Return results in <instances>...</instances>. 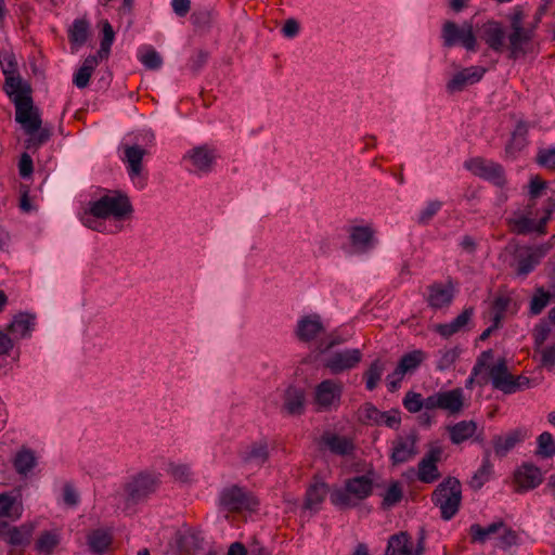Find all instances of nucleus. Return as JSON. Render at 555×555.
<instances>
[{"label": "nucleus", "mask_w": 555, "mask_h": 555, "mask_svg": "<svg viewBox=\"0 0 555 555\" xmlns=\"http://www.w3.org/2000/svg\"><path fill=\"white\" fill-rule=\"evenodd\" d=\"M133 215L129 196L117 190H108L98 199L90 201L80 214L81 223L100 233L116 234Z\"/></svg>", "instance_id": "1"}, {"label": "nucleus", "mask_w": 555, "mask_h": 555, "mask_svg": "<svg viewBox=\"0 0 555 555\" xmlns=\"http://www.w3.org/2000/svg\"><path fill=\"white\" fill-rule=\"evenodd\" d=\"M373 492V479L369 475L356 476L346 480L345 486L335 488L330 500L339 508H350L369 498Z\"/></svg>", "instance_id": "2"}, {"label": "nucleus", "mask_w": 555, "mask_h": 555, "mask_svg": "<svg viewBox=\"0 0 555 555\" xmlns=\"http://www.w3.org/2000/svg\"><path fill=\"white\" fill-rule=\"evenodd\" d=\"M431 502L440 509L443 520H451L460 511L462 486L455 477H448L431 493Z\"/></svg>", "instance_id": "3"}, {"label": "nucleus", "mask_w": 555, "mask_h": 555, "mask_svg": "<svg viewBox=\"0 0 555 555\" xmlns=\"http://www.w3.org/2000/svg\"><path fill=\"white\" fill-rule=\"evenodd\" d=\"M103 38L101 40L100 50L95 55H89L75 73L73 82L79 89H85L90 81L91 75L95 67L99 65L100 60L107 59L111 52V47L114 42L115 33L108 21L102 24Z\"/></svg>", "instance_id": "4"}, {"label": "nucleus", "mask_w": 555, "mask_h": 555, "mask_svg": "<svg viewBox=\"0 0 555 555\" xmlns=\"http://www.w3.org/2000/svg\"><path fill=\"white\" fill-rule=\"evenodd\" d=\"M534 203H529L524 210H518L508 218V225L516 234L530 232L545 233V227L552 215V208L544 207L542 215L537 219L539 211H533Z\"/></svg>", "instance_id": "5"}, {"label": "nucleus", "mask_w": 555, "mask_h": 555, "mask_svg": "<svg viewBox=\"0 0 555 555\" xmlns=\"http://www.w3.org/2000/svg\"><path fill=\"white\" fill-rule=\"evenodd\" d=\"M524 17L525 14L519 8H515L509 16L511 31L505 49L508 50V57L512 60H517L527 53V46L533 36L532 29L524 27Z\"/></svg>", "instance_id": "6"}, {"label": "nucleus", "mask_w": 555, "mask_h": 555, "mask_svg": "<svg viewBox=\"0 0 555 555\" xmlns=\"http://www.w3.org/2000/svg\"><path fill=\"white\" fill-rule=\"evenodd\" d=\"M158 483V476L152 473L144 472L133 476L124 487L126 506L129 507L143 502L155 492Z\"/></svg>", "instance_id": "7"}, {"label": "nucleus", "mask_w": 555, "mask_h": 555, "mask_svg": "<svg viewBox=\"0 0 555 555\" xmlns=\"http://www.w3.org/2000/svg\"><path fill=\"white\" fill-rule=\"evenodd\" d=\"M344 385L338 379H324L314 387L313 404L319 412L337 410L341 402Z\"/></svg>", "instance_id": "8"}, {"label": "nucleus", "mask_w": 555, "mask_h": 555, "mask_svg": "<svg viewBox=\"0 0 555 555\" xmlns=\"http://www.w3.org/2000/svg\"><path fill=\"white\" fill-rule=\"evenodd\" d=\"M441 37L444 47L462 44L467 51L477 50V37L470 23H464L460 27L454 22L447 21L442 26Z\"/></svg>", "instance_id": "9"}, {"label": "nucleus", "mask_w": 555, "mask_h": 555, "mask_svg": "<svg viewBox=\"0 0 555 555\" xmlns=\"http://www.w3.org/2000/svg\"><path fill=\"white\" fill-rule=\"evenodd\" d=\"M15 105V120L26 134L37 132L41 127V117L38 108L34 106L29 94H20L13 99Z\"/></svg>", "instance_id": "10"}, {"label": "nucleus", "mask_w": 555, "mask_h": 555, "mask_svg": "<svg viewBox=\"0 0 555 555\" xmlns=\"http://www.w3.org/2000/svg\"><path fill=\"white\" fill-rule=\"evenodd\" d=\"M464 408V391L462 388L440 390L427 397V410H442L450 415H457Z\"/></svg>", "instance_id": "11"}, {"label": "nucleus", "mask_w": 555, "mask_h": 555, "mask_svg": "<svg viewBox=\"0 0 555 555\" xmlns=\"http://www.w3.org/2000/svg\"><path fill=\"white\" fill-rule=\"evenodd\" d=\"M464 167L474 176L487 180L496 186L506 183L503 167L493 160L483 157H473L464 163Z\"/></svg>", "instance_id": "12"}, {"label": "nucleus", "mask_w": 555, "mask_h": 555, "mask_svg": "<svg viewBox=\"0 0 555 555\" xmlns=\"http://www.w3.org/2000/svg\"><path fill=\"white\" fill-rule=\"evenodd\" d=\"M220 503L230 512L255 511L259 505L256 496L238 486L225 488L221 492Z\"/></svg>", "instance_id": "13"}, {"label": "nucleus", "mask_w": 555, "mask_h": 555, "mask_svg": "<svg viewBox=\"0 0 555 555\" xmlns=\"http://www.w3.org/2000/svg\"><path fill=\"white\" fill-rule=\"evenodd\" d=\"M34 527L29 524H24L20 527H10L8 525L0 527V539L13 547L8 555H21L30 543Z\"/></svg>", "instance_id": "14"}, {"label": "nucleus", "mask_w": 555, "mask_h": 555, "mask_svg": "<svg viewBox=\"0 0 555 555\" xmlns=\"http://www.w3.org/2000/svg\"><path fill=\"white\" fill-rule=\"evenodd\" d=\"M361 360L362 352L358 348L337 350L324 359V367L332 374H340L354 369Z\"/></svg>", "instance_id": "15"}, {"label": "nucleus", "mask_w": 555, "mask_h": 555, "mask_svg": "<svg viewBox=\"0 0 555 555\" xmlns=\"http://www.w3.org/2000/svg\"><path fill=\"white\" fill-rule=\"evenodd\" d=\"M146 150L139 145H127L125 147L124 160L127 163V170L133 185L142 190L146 185V175L143 172L142 159Z\"/></svg>", "instance_id": "16"}, {"label": "nucleus", "mask_w": 555, "mask_h": 555, "mask_svg": "<svg viewBox=\"0 0 555 555\" xmlns=\"http://www.w3.org/2000/svg\"><path fill=\"white\" fill-rule=\"evenodd\" d=\"M372 225H352L348 229L349 242L354 254H366L375 248L377 240Z\"/></svg>", "instance_id": "17"}, {"label": "nucleus", "mask_w": 555, "mask_h": 555, "mask_svg": "<svg viewBox=\"0 0 555 555\" xmlns=\"http://www.w3.org/2000/svg\"><path fill=\"white\" fill-rule=\"evenodd\" d=\"M183 160L190 163L189 170L195 173H208L212 170L216 160V153L214 149L207 145H201L190 150L184 156Z\"/></svg>", "instance_id": "18"}, {"label": "nucleus", "mask_w": 555, "mask_h": 555, "mask_svg": "<svg viewBox=\"0 0 555 555\" xmlns=\"http://www.w3.org/2000/svg\"><path fill=\"white\" fill-rule=\"evenodd\" d=\"M417 435L412 431L405 436H398L392 441L390 460L393 465L406 463L417 454Z\"/></svg>", "instance_id": "19"}, {"label": "nucleus", "mask_w": 555, "mask_h": 555, "mask_svg": "<svg viewBox=\"0 0 555 555\" xmlns=\"http://www.w3.org/2000/svg\"><path fill=\"white\" fill-rule=\"evenodd\" d=\"M487 69L482 66H469L462 68L455 73L447 82V91L449 93H456L463 91L466 87L480 81L486 74Z\"/></svg>", "instance_id": "20"}, {"label": "nucleus", "mask_w": 555, "mask_h": 555, "mask_svg": "<svg viewBox=\"0 0 555 555\" xmlns=\"http://www.w3.org/2000/svg\"><path fill=\"white\" fill-rule=\"evenodd\" d=\"M442 450L431 448L417 465V479L424 483H433L440 478L437 463L441 460Z\"/></svg>", "instance_id": "21"}, {"label": "nucleus", "mask_w": 555, "mask_h": 555, "mask_svg": "<svg viewBox=\"0 0 555 555\" xmlns=\"http://www.w3.org/2000/svg\"><path fill=\"white\" fill-rule=\"evenodd\" d=\"M479 37L494 52L502 53L505 49L506 33L501 23L489 21L479 28Z\"/></svg>", "instance_id": "22"}, {"label": "nucleus", "mask_w": 555, "mask_h": 555, "mask_svg": "<svg viewBox=\"0 0 555 555\" xmlns=\"http://www.w3.org/2000/svg\"><path fill=\"white\" fill-rule=\"evenodd\" d=\"M295 332L300 341L310 343L323 334L325 327L319 314H309L298 320Z\"/></svg>", "instance_id": "23"}, {"label": "nucleus", "mask_w": 555, "mask_h": 555, "mask_svg": "<svg viewBox=\"0 0 555 555\" xmlns=\"http://www.w3.org/2000/svg\"><path fill=\"white\" fill-rule=\"evenodd\" d=\"M454 298L451 283H434L428 286L427 304L433 309L449 307Z\"/></svg>", "instance_id": "24"}, {"label": "nucleus", "mask_w": 555, "mask_h": 555, "mask_svg": "<svg viewBox=\"0 0 555 555\" xmlns=\"http://www.w3.org/2000/svg\"><path fill=\"white\" fill-rule=\"evenodd\" d=\"M240 456L246 466L251 468L260 467L269 457L268 444L266 441H256L247 444L241 450Z\"/></svg>", "instance_id": "25"}, {"label": "nucleus", "mask_w": 555, "mask_h": 555, "mask_svg": "<svg viewBox=\"0 0 555 555\" xmlns=\"http://www.w3.org/2000/svg\"><path fill=\"white\" fill-rule=\"evenodd\" d=\"M548 246L540 245L534 248H530L527 255L519 256L515 269L516 274L526 278L535 269V267L540 263V261L548 253Z\"/></svg>", "instance_id": "26"}, {"label": "nucleus", "mask_w": 555, "mask_h": 555, "mask_svg": "<svg viewBox=\"0 0 555 555\" xmlns=\"http://www.w3.org/2000/svg\"><path fill=\"white\" fill-rule=\"evenodd\" d=\"M542 480L541 469L532 464H522L515 473V482L522 491L537 488Z\"/></svg>", "instance_id": "27"}, {"label": "nucleus", "mask_w": 555, "mask_h": 555, "mask_svg": "<svg viewBox=\"0 0 555 555\" xmlns=\"http://www.w3.org/2000/svg\"><path fill=\"white\" fill-rule=\"evenodd\" d=\"M489 377L491 378L493 388L499 389L504 393H513V375L508 372L507 364L504 359H500L489 369Z\"/></svg>", "instance_id": "28"}, {"label": "nucleus", "mask_w": 555, "mask_h": 555, "mask_svg": "<svg viewBox=\"0 0 555 555\" xmlns=\"http://www.w3.org/2000/svg\"><path fill=\"white\" fill-rule=\"evenodd\" d=\"M423 547H414L413 542L405 532L390 537L386 550L387 555H422Z\"/></svg>", "instance_id": "29"}, {"label": "nucleus", "mask_w": 555, "mask_h": 555, "mask_svg": "<svg viewBox=\"0 0 555 555\" xmlns=\"http://www.w3.org/2000/svg\"><path fill=\"white\" fill-rule=\"evenodd\" d=\"M322 444L332 453L337 455H350L354 451L353 441L346 437L334 433H325L321 438Z\"/></svg>", "instance_id": "30"}, {"label": "nucleus", "mask_w": 555, "mask_h": 555, "mask_svg": "<svg viewBox=\"0 0 555 555\" xmlns=\"http://www.w3.org/2000/svg\"><path fill=\"white\" fill-rule=\"evenodd\" d=\"M90 35V24L85 18H76L68 29V39L73 52L82 47Z\"/></svg>", "instance_id": "31"}, {"label": "nucleus", "mask_w": 555, "mask_h": 555, "mask_svg": "<svg viewBox=\"0 0 555 555\" xmlns=\"http://www.w3.org/2000/svg\"><path fill=\"white\" fill-rule=\"evenodd\" d=\"M504 524L505 522L501 519L495 520L486 527H482L479 524H473L469 527L472 542L483 544L491 537H495L498 539Z\"/></svg>", "instance_id": "32"}, {"label": "nucleus", "mask_w": 555, "mask_h": 555, "mask_svg": "<svg viewBox=\"0 0 555 555\" xmlns=\"http://www.w3.org/2000/svg\"><path fill=\"white\" fill-rule=\"evenodd\" d=\"M35 314L18 313L9 325V330L16 339L29 337L35 327Z\"/></svg>", "instance_id": "33"}, {"label": "nucleus", "mask_w": 555, "mask_h": 555, "mask_svg": "<svg viewBox=\"0 0 555 555\" xmlns=\"http://www.w3.org/2000/svg\"><path fill=\"white\" fill-rule=\"evenodd\" d=\"M283 409L291 415H300L305 410L304 390L296 387H288L284 393Z\"/></svg>", "instance_id": "34"}, {"label": "nucleus", "mask_w": 555, "mask_h": 555, "mask_svg": "<svg viewBox=\"0 0 555 555\" xmlns=\"http://www.w3.org/2000/svg\"><path fill=\"white\" fill-rule=\"evenodd\" d=\"M425 359V353L422 350H413L405 353L400 359L398 366L393 371V376H398V379H402L406 373H411L416 370Z\"/></svg>", "instance_id": "35"}, {"label": "nucleus", "mask_w": 555, "mask_h": 555, "mask_svg": "<svg viewBox=\"0 0 555 555\" xmlns=\"http://www.w3.org/2000/svg\"><path fill=\"white\" fill-rule=\"evenodd\" d=\"M452 443L460 444L474 436L477 424L474 421H461L448 428Z\"/></svg>", "instance_id": "36"}, {"label": "nucleus", "mask_w": 555, "mask_h": 555, "mask_svg": "<svg viewBox=\"0 0 555 555\" xmlns=\"http://www.w3.org/2000/svg\"><path fill=\"white\" fill-rule=\"evenodd\" d=\"M554 299L555 293L546 291L543 286L535 287L529 302L530 314L539 315Z\"/></svg>", "instance_id": "37"}, {"label": "nucleus", "mask_w": 555, "mask_h": 555, "mask_svg": "<svg viewBox=\"0 0 555 555\" xmlns=\"http://www.w3.org/2000/svg\"><path fill=\"white\" fill-rule=\"evenodd\" d=\"M60 542L61 535L57 531H43L35 543V550L39 555H50Z\"/></svg>", "instance_id": "38"}, {"label": "nucleus", "mask_w": 555, "mask_h": 555, "mask_svg": "<svg viewBox=\"0 0 555 555\" xmlns=\"http://www.w3.org/2000/svg\"><path fill=\"white\" fill-rule=\"evenodd\" d=\"M112 543V535L107 530L95 529L88 534V544L92 552L102 554Z\"/></svg>", "instance_id": "39"}, {"label": "nucleus", "mask_w": 555, "mask_h": 555, "mask_svg": "<svg viewBox=\"0 0 555 555\" xmlns=\"http://www.w3.org/2000/svg\"><path fill=\"white\" fill-rule=\"evenodd\" d=\"M520 440L521 435L517 431L494 437L492 442L495 454L500 457L505 456Z\"/></svg>", "instance_id": "40"}, {"label": "nucleus", "mask_w": 555, "mask_h": 555, "mask_svg": "<svg viewBox=\"0 0 555 555\" xmlns=\"http://www.w3.org/2000/svg\"><path fill=\"white\" fill-rule=\"evenodd\" d=\"M328 492L324 482H317L309 487L306 493L305 506L309 509H318Z\"/></svg>", "instance_id": "41"}, {"label": "nucleus", "mask_w": 555, "mask_h": 555, "mask_svg": "<svg viewBox=\"0 0 555 555\" xmlns=\"http://www.w3.org/2000/svg\"><path fill=\"white\" fill-rule=\"evenodd\" d=\"M22 516V505L9 493L0 494V517L17 519Z\"/></svg>", "instance_id": "42"}, {"label": "nucleus", "mask_w": 555, "mask_h": 555, "mask_svg": "<svg viewBox=\"0 0 555 555\" xmlns=\"http://www.w3.org/2000/svg\"><path fill=\"white\" fill-rule=\"evenodd\" d=\"M492 473L493 465L489 460V455L487 454L482 460L481 466L469 480L470 488L474 490H479L487 481H489Z\"/></svg>", "instance_id": "43"}, {"label": "nucleus", "mask_w": 555, "mask_h": 555, "mask_svg": "<svg viewBox=\"0 0 555 555\" xmlns=\"http://www.w3.org/2000/svg\"><path fill=\"white\" fill-rule=\"evenodd\" d=\"M202 541L201 532L194 529H186L181 532L178 538L179 546L185 552L199 548Z\"/></svg>", "instance_id": "44"}, {"label": "nucleus", "mask_w": 555, "mask_h": 555, "mask_svg": "<svg viewBox=\"0 0 555 555\" xmlns=\"http://www.w3.org/2000/svg\"><path fill=\"white\" fill-rule=\"evenodd\" d=\"M35 465L36 457L33 451L24 449L17 452L14 459V467L18 474L26 475Z\"/></svg>", "instance_id": "45"}, {"label": "nucleus", "mask_w": 555, "mask_h": 555, "mask_svg": "<svg viewBox=\"0 0 555 555\" xmlns=\"http://www.w3.org/2000/svg\"><path fill=\"white\" fill-rule=\"evenodd\" d=\"M384 370L385 365L380 359H376L371 363L370 367L364 373L365 386L367 390L372 391L377 387L384 373Z\"/></svg>", "instance_id": "46"}, {"label": "nucleus", "mask_w": 555, "mask_h": 555, "mask_svg": "<svg viewBox=\"0 0 555 555\" xmlns=\"http://www.w3.org/2000/svg\"><path fill=\"white\" fill-rule=\"evenodd\" d=\"M403 498L402 486L399 481H391L383 495L382 507L389 509L397 505Z\"/></svg>", "instance_id": "47"}, {"label": "nucleus", "mask_w": 555, "mask_h": 555, "mask_svg": "<svg viewBox=\"0 0 555 555\" xmlns=\"http://www.w3.org/2000/svg\"><path fill=\"white\" fill-rule=\"evenodd\" d=\"M519 542V534L509 526L504 524L501 533L498 537L496 546L503 551H509L512 547L518 546Z\"/></svg>", "instance_id": "48"}, {"label": "nucleus", "mask_w": 555, "mask_h": 555, "mask_svg": "<svg viewBox=\"0 0 555 555\" xmlns=\"http://www.w3.org/2000/svg\"><path fill=\"white\" fill-rule=\"evenodd\" d=\"M442 205L443 203L438 199L427 202L426 205L420 210L416 222L421 225H427L440 211Z\"/></svg>", "instance_id": "49"}, {"label": "nucleus", "mask_w": 555, "mask_h": 555, "mask_svg": "<svg viewBox=\"0 0 555 555\" xmlns=\"http://www.w3.org/2000/svg\"><path fill=\"white\" fill-rule=\"evenodd\" d=\"M382 411H379L375 405L372 403H364L359 409V420L362 423L370 424V425H380V420L383 418Z\"/></svg>", "instance_id": "50"}, {"label": "nucleus", "mask_w": 555, "mask_h": 555, "mask_svg": "<svg viewBox=\"0 0 555 555\" xmlns=\"http://www.w3.org/2000/svg\"><path fill=\"white\" fill-rule=\"evenodd\" d=\"M402 403L410 413H417L422 409L427 410V398H423L418 392L408 391Z\"/></svg>", "instance_id": "51"}, {"label": "nucleus", "mask_w": 555, "mask_h": 555, "mask_svg": "<svg viewBox=\"0 0 555 555\" xmlns=\"http://www.w3.org/2000/svg\"><path fill=\"white\" fill-rule=\"evenodd\" d=\"M139 60L147 69L152 70L159 69L163 65L160 54L151 47L140 52Z\"/></svg>", "instance_id": "52"}, {"label": "nucleus", "mask_w": 555, "mask_h": 555, "mask_svg": "<svg viewBox=\"0 0 555 555\" xmlns=\"http://www.w3.org/2000/svg\"><path fill=\"white\" fill-rule=\"evenodd\" d=\"M491 359H492L491 350H486V351L481 352V354L478 357V359L472 370L469 378L466 380V388H472L475 379H477L479 377V375L481 374L483 369L487 366L488 361H490Z\"/></svg>", "instance_id": "53"}, {"label": "nucleus", "mask_w": 555, "mask_h": 555, "mask_svg": "<svg viewBox=\"0 0 555 555\" xmlns=\"http://www.w3.org/2000/svg\"><path fill=\"white\" fill-rule=\"evenodd\" d=\"M5 76L7 93L13 99L20 94H27V89L23 86L22 79L16 74H8Z\"/></svg>", "instance_id": "54"}, {"label": "nucleus", "mask_w": 555, "mask_h": 555, "mask_svg": "<svg viewBox=\"0 0 555 555\" xmlns=\"http://www.w3.org/2000/svg\"><path fill=\"white\" fill-rule=\"evenodd\" d=\"M538 452L546 457L555 454V441L550 433L544 431L538 437Z\"/></svg>", "instance_id": "55"}, {"label": "nucleus", "mask_w": 555, "mask_h": 555, "mask_svg": "<svg viewBox=\"0 0 555 555\" xmlns=\"http://www.w3.org/2000/svg\"><path fill=\"white\" fill-rule=\"evenodd\" d=\"M459 358V351L456 348H450L441 350L439 352V359L437 361V369L439 371H446L450 369Z\"/></svg>", "instance_id": "56"}, {"label": "nucleus", "mask_w": 555, "mask_h": 555, "mask_svg": "<svg viewBox=\"0 0 555 555\" xmlns=\"http://www.w3.org/2000/svg\"><path fill=\"white\" fill-rule=\"evenodd\" d=\"M29 138L27 140L26 147L27 149H37L40 145L44 144L49 141L51 137V130L48 128H41L37 132H33L28 134Z\"/></svg>", "instance_id": "57"}, {"label": "nucleus", "mask_w": 555, "mask_h": 555, "mask_svg": "<svg viewBox=\"0 0 555 555\" xmlns=\"http://www.w3.org/2000/svg\"><path fill=\"white\" fill-rule=\"evenodd\" d=\"M0 66L4 75L16 74L17 63L14 54L10 51L0 52Z\"/></svg>", "instance_id": "58"}, {"label": "nucleus", "mask_w": 555, "mask_h": 555, "mask_svg": "<svg viewBox=\"0 0 555 555\" xmlns=\"http://www.w3.org/2000/svg\"><path fill=\"white\" fill-rule=\"evenodd\" d=\"M550 334H551V327L547 324L540 323V324L535 325L532 335H533L534 346H535L537 350H540L541 348H543V345L546 341V339L548 338Z\"/></svg>", "instance_id": "59"}, {"label": "nucleus", "mask_w": 555, "mask_h": 555, "mask_svg": "<svg viewBox=\"0 0 555 555\" xmlns=\"http://www.w3.org/2000/svg\"><path fill=\"white\" fill-rule=\"evenodd\" d=\"M537 163L547 169H555V147L540 150Z\"/></svg>", "instance_id": "60"}, {"label": "nucleus", "mask_w": 555, "mask_h": 555, "mask_svg": "<svg viewBox=\"0 0 555 555\" xmlns=\"http://www.w3.org/2000/svg\"><path fill=\"white\" fill-rule=\"evenodd\" d=\"M169 470L175 479L183 482L192 477L191 467L186 464H171Z\"/></svg>", "instance_id": "61"}, {"label": "nucleus", "mask_w": 555, "mask_h": 555, "mask_svg": "<svg viewBox=\"0 0 555 555\" xmlns=\"http://www.w3.org/2000/svg\"><path fill=\"white\" fill-rule=\"evenodd\" d=\"M541 356V364L547 370H552L555 367V344L543 347L538 350Z\"/></svg>", "instance_id": "62"}, {"label": "nucleus", "mask_w": 555, "mask_h": 555, "mask_svg": "<svg viewBox=\"0 0 555 555\" xmlns=\"http://www.w3.org/2000/svg\"><path fill=\"white\" fill-rule=\"evenodd\" d=\"M462 330L459 327V325L452 320L449 323L443 324H437L435 325V332L438 333L440 336L444 338H449L453 336L454 334L461 332Z\"/></svg>", "instance_id": "63"}, {"label": "nucleus", "mask_w": 555, "mask_h": 555, "mask_svg": "<svg viewBox=\"0 0 555 555\" xmlns=\"http://www.w3.org/2000/svg\"><path fill=\"white\" fill-rule=\"evenodd\" d=\"M382 415L380 425H385L389 428H397L400 425L401 417L398 410L383 412Z\"/></svg>", "instance_id": "64"}]
</instances>
